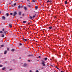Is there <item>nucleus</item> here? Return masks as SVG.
<instances>
[{
    "mask_svg": "<svg viewBox=\"0 0 72 72\" xmlns=\"http://www.w3.org/2000/svg\"><path fill=\"white\" fill-rule=\"evenodd\" d=\"M28 29H29V28H28Z\"/></svg>",
    "mask_w": 72,
    "mask_h": 72,
    "instance_id": "052dcab7",
    "label": "nucleus"
},
{
    "mask_svg": "<svg viewBox=\"0 0 72 72\" xmlns=\"http://www.w3.org/2000/svg\"><path fill=\"white\" fill-rule=\"evenodd\" d=\"M27 64L26 63H24V66H23V67H27Z\"/></svg>",
    "mask_w": 72,
    "mask_h": 72,
    "instance_id": "39448f33",
    "label": "nucleus"
},
{
    "mask_svg": "<svg viewBox=\"0 0 72 72\" xmlns=\"http://www.w3.org/2000/svg\"><path fill=\"white\" fill-rule=\"evenodd\" d=\"M2 35L1 37H4V35L3 34H1Z\"/></svg>",
    "mask_w": 72,
    "mask_h": 72,
    "instance_id": "9d476101",
    "label": "nucleus"
},
{
    "mask_svg": "<svg viewBox=\"0 0 72 72\" xmlns=\"http://www.w3.org/2000/svg\"><path fill=\"white\" fill-rule=\"evenodd\" d=\"M31 22H32V21H31Z\"/></svg>",
    "mask_w": 72,
    "mask_h": 72,
    "instance_id": "e2e57ef3",
    "label": "nucleus"
},
{
    "mask_svg": "<svg viewBox=\"0 0 72 72\" xmlns=\"http://www.w3.org/2000/svg\"><path fill=\"white\" fill-rule=\"evenodd\" d=\"M49 1H47V3H49Z\"/></svg>",
    "mask_w": 72,
    "mask_h": 72,
    "instance_id": "de8ad7c7",
    "label": "nucleus"
},
{
    "mask_svg": "<svg viewBox=\"0 0 72 72\" xmlns=\"http://www.w3.org/2000/svg\"><path fill=\"white\" fill-rule=\"evenodd\" d=\"M0 33H3V31H1L0 32Z\"/></svg>",
    "mask_w": 72,
    "mask_h": 72,
    "instance_id": "473e14b6",
    "label": "nucleus"
},
{
    "mask_svg": "<svg viewBox=\"0 0 72 72\" xmlns=\"http://www.w3.org/2000/svg\"><path fill=\"white\" fill-rule=\"evenodd\" d=\"M17 12H14V14L13 15V17H15V15H17Z\"/></svg>",
    "mask_w": 72,
    "mask_h": 72,
    "instance_id": "f257e3e1",
    "label": "nucleus"
},
{
    "mask_svg": "<svg viewBox=\"0 0 72 72\" xmlns=\"http://www.w3.org/2000/svg\"><path fill=\"white\" fill-rule=\"evenodd\" d=\"M31 22H32V21H31Z\"/></svg>",
    "mask_w": 72,
    "mask_h": 72,
    "instance_id": "0e129e2a",
    "label": "nucleus"
},
{
    "mask_svg": "<svg viewBox=\"0 0 72 72\" xmlns=\"http://www.w3.org/2000/svg\"><path fill=\"white\" fill-rule=\"evenodd\" d=\"M57 18V17H56V16H55V17H54V18Z\"/></svg>",
    "mask_w": 72,
    "mask_h": 72,
    "instance_id": "a19ab883",
    "label": "nucleus"
},
{
    "mask_svg": "<svg viewBox=\"0 0 72 72\" xmlns=\"http://www.w3.org/2000/svg\"><path fill=\"white\" fill-rule=\"evenodd\" d=\"M1 47H4V45H1Z\"/></svg>",
    "mask_w": 72,
    "mask_h": 72,
    "instance_id": "c756f323",
    "label": "nucleus"
},
{
    "mask_svg": "<svg viewBox=\"0 0 72 72\" xmlns=\"http://www.w3.org/2000/svg\"><path fill=\"white\" fill-rule=\"evenodd\" d=\"M23 7V6H20V8H22Z\"/></svg>",
    "mask_w": 72,
    "mask_h": 72,
    "instance_id": "cd10ccee",
    "label": "nucleus"
},
{
    "mask_svg": "<svg viewBox=\"0 0 72 72\" xmlns=\"http://www.w3.org/2000/svg\"><path fill=\"white\" fill-rule=\"evenodd\" d=\"M23 40L25 41H27V40L26 39H24V38L23 39Z\"/></svg>",
    "mask_w": 72,
    "mask_h": 72,
    "instance_id": "9b49d317",
    "label": "nucleus"
},
{
    "mask_svg": "<svg viewBox=\"0 0 72 72\" xmlns=\"http://www.w3.org/2000/svg\"><path fill=\"white\" fill-rule=\"evenodd\" d=\"M7 53V51L6 50L5 51H4V54H6Z\"/></svg>",
    "mask_w": 72,
    "mask_h": 72,
    "instance_id": "6e6552de",
    "label": "nucleus"
},
{
    "mask_svg": "<svg viewBox=\"0 0 72 72\" xmlns=\"http://www.w3.org/2000/svg\"><path fill=\"white\" fill-rule=\"evenodd\" d=\"M9 26L10 27V28H12V24H9Z\"/></svg>",
    "mask_w": 72,
    "mask_h": 72,
    "instance_id": "0eeeda50",
    "label": "nucleus"
},
{
    "mask_svg": "<svg viewBox=\"0 0 72 72\" xmlns=\"http://www.w3.org/2000/svg\"><path fill=\"white\" fill-rule=\"evenodd\" d=\"M55 68H57V69H59V68H58V67L57 66H55Z\"/></svg>",
    "mask_w": 72,
    "mask_h": 72,
    "instance_id": "412c9836",
    "label": "nucleus"
},
{
    "mask_svg": "<svg viewBox=\"0 0 72 72\" xmlns=\"http://www.w3.org/2000/svg\"><path fill=\"white\" fill-rule=\"evenodd\" d=\"M16 4H17L15 3V4H14V6H15V5H16Z\"/></svg>",
    "mask_w": 72,
    "mask_h": 72,
    "instance_id": "7c9ffc66",
    "label": "nucleus"
},
{
    "mask_svg": "<svg viewBox=\"0 0 72 72\" xmlns=\"http://www.w3.org/2000/svg\"><path fill=\"white\" fill-rule=\"evenodd\" d=\"M42 62H44V61H43V60H42Z\"/></svg>",
    "mask_w": 72,
    "mask_h": 72,
    "instance_id": "37998d69",
    "label": "nucleus"
},
{
    "mask_svg": "<svg viewBox=\"0 0 72 72\" xmlns=\"http://www.w3.org/2000/svg\"><path fill=\"white\" fill-rule=\"evenodd\" d=\"M10 14L11 15H13V13H10Z\"/></svg>",
    "mask_w": 72,
    "mask_h": 72,
    "instance_id": "c9c22d12",
    "label": "nucleus"
},
{
    "mask_svg": "<svg viewBox=\"0 0 72 72\" xmlns=\"http://www.w3.org/2000/svg\"><path fill=\"white\" fill-rule=\"evenodd\" d=\"M51 66H52V67H53V65L52 64H51Z\"/></svg>",
    "mask_w": 72,
    "mask_h": 72,
    "instance_id": "ea45409f",
    "label": "nucleus"
},
{
    "mask_svg": "<svg viewBox=\"0 0 72 72\" xmlns=\"http://www.w3.org/2000/svg\"><path fill=\"white\" fill-rule=\"evenodd\" d=\"M50 2V3H51V1H49Z\"/></svg>",
    "mask_w": 72,
    "mask_h": 72,
    "instance_id": "c03bdc74",
    "label": "nucleus"
},
{
    "mask_svg": "<svg viewBox=\"0 0 72 72\" xmlns=\"http://www.w3.org/2000/svg\"><path fill=\"white\" fill-rule=\"evenodd\" d=\"M29 0H27V1H29Z\"/></svg>",
    "mask_w": 72,
    "mask_h": 72,
    "instance_id": "bf43d9fd",
    "label": "nucleus"
},
{
    "mask_svg": "<svg viewBox=\"0 0 72 72\" xmlns=\"http://www.w3.org/2000/svg\"><path fill=\"white\" fill-rule=\"evenodd\" d=\"M3 67V66L2 65H0V67Z\"/></svg>",
    "mask_w": 72,
    "mask_h": 72,
    "instance_id": "bb28decb",
    "label": "nucleus"
},
{
    "mask_svg": "<svg viewBox=\"0 0 72 72\" xmlns=\"http://www.w3.org/2000/svg\"><path fill=\"white\" fill-rule=\"evenodd\" d=\"M36 72H39V71L37 70L36 71Z\"/></svg>",
    "mask_w": 72,
    "mask_h": 72,
    "instance_id": "4c0bfd02",
    "label": "nucleus"
},
{
    "mask_svg": "<svg viewBox=\"0 0 72 72\" xmlns=\"http://www.w3.org/2000/svg\"><path fill=\"white\" fill-rule=\"evenodd\" d=\"M15 50L14 49H12L11 50V51H14Z\"/></svg>",
    "mask_w": 72,
    "mask_h": 72,
    "instance_id": "2eb2a0df",
    "label": "nucleus"
},
{
    "mask_svg": "<svg viewBox=\"0 0 72 72\" xmlns=\"http://www.w3.org/2000/svg\"><path fill=\"white\" fill-rule=\"evenodd\" d=\"M12 6L13 7H14V6L13 5H12Z\"/></svg>",
    "mask_w": 72,
    "mask_h": 72,
    "instance_id": "79ce46f5",
    "label": "nucleus"
},
{
    "mask_svg": "<svg viewBox=\"0 0 72 72\" xmlns=\"http://www.w3.org/2000/svg\"><path fill=\"white\" fill-rule=\"evenodd\" d=\"M19 44L20 46H22V43H19Z\"/></svg>",
    "mask_w": 72,
    "mask_h": 72,
    "instance_id": "b1692460",
    "label": "nucleus"
},
{
    "mask_svg": "<svg viewBox=\"0 0 72 72\" xmlns=\"http://www.w3.org/2000/svg\"><path fill=\"white\" fill-rule=\"evenodd\" d=\"M28 6L29 8H31V6L30 5H28Z\"/></svg>",
    "mask_w": 72,
    "mask_h": 72,
    "instance_id": "c85d7f7f",
    "label": "nucleus"
},
{
    "mask_svg": "<svg viewBox=\"0 0 72 72\" xmlns=\"http://www.w3.org/2000/svg\"><path fill=\"white\" fill-rule=\"evenodd\" d=\"M49 29H51L52 27L51 26H50L49 27Z\"/></svg>",
    "mask_w": 72,
    "mask_h": 72,
    "instance_id": "aec40b11",
    "label": "nucleus"
},
{
    "mask_svg": "<svg viewBox=\"0 0 72 72\" xmlns=\"http://www.w3.org/2000/svg\"><path fill=\"white\" fill-rule=\"evenodd\" d=\"M22 15H23L24 16V14H22Z\"/></svg>",
    "mask_w": 72,
    "mask_h": 72,
    "instance_id": "58836bf2",
    "label": "nucleus"
},
{
    "mask_svg": "<svg viewBox=\"0 0 72 72\" xmlns=\"http://www.w3.org/2000/svg\"><path fill=\"white\" fill-rule=\"evenodd\" d=\"M39 58H41V57L39 56Z\"/></svg>",
    "mask_w": 72,
    "mask_h": 72,
    "instance_id": "3c124183",
    "label": "nucleus"
},
{
    "mask_svg": "<svg viewBox=\"0 0 72 72\" xmlns=\"http://www.w3.org/2000/svg\"><path fill=\"white\" fill-rule=\"evenodd\" d=\"M15 1H18V0H15Z\"/></svg>",
    "mask_w": 72,
    "mask_h": 72,
    "instance_id": "4d7b16f0",
    "label": "nucleus"
},
{
    "mask_svg": "<svg viewBox=\"0 0 72 72\" xmlns=\"http://www.w3.org/2000/svg\"><path fill=\"white\" fill-rule=\"evenodd\" d=\"M5 68H6L5 67H4L2 68V70H4V69H5Z\"/></svg>",
    "mask_w": 72,
    "mask_h": 72,
    "instance_id": "f8f14e48",
    "label": "nucleus"
},
{
    "mask_svg": "<svg viewBox=\"0 0 72 72\" xmlns=\"http://www.w3.org/2000/svg\"><path fill=\"white\" fill-rule=\"evenodd\" d=\"M27 22V21H23V23H26Z\"/></svg>",
    "mask_w": 72,
    "mask_h": 72,
    "instance_id": "6ab92c4d",
    "label": "nucleus"
},
{
    "mask_svg": "<svg viewBox=\"0 0 72 72\" xmlns=\"http://www.w3.org/2000/svg\"><path fill=\"white\" fill-rule=\"evenodd\" d=\"M44 59H45V60H47V59H48V58H47V57H46L45 58H44Z\"/></svg>",
    "mask_w": 72,
    "mask_h": 72,
    "instance_id": "393cba45",
    "label": "nucleus"
},
{
    "mask_svg": "<svg viewBox=\"0 0 72 72\" xmlns=\"http://www.w3.org/2000/svg\"><path fill=\"white\" fill-rule=\"evenodd\" d=\"M38 8V6H36L35 7V10H37Z\"/></svg>",
    "mask_w": 72,
    "mask_h": 72,
    "instance_id": "1a4fd4ad",
    "label": "nucleus"
},
{
    "mask_svg": "<svg viewBox=\"0 0 72 72\" xmlns=\"http://www.w3.org/2000/svg\"><path fill=\"white\" fill-rule=\"evenodd\" d=\"M21 8V5H19L18 6V8L20 9Z\"/></svg>",
    "mask_w": 72,
    "mask_h": 72,
    "instance_id": "f3484780",
    "label": "nucleus"
},
{
    "mask_svg": "<svg viewBox=\"0 0 72 72\" xmlns=\"http://www.w3.org/2000/svg\"><path fill=\"white\" fill-rule=\"evenodd\" d=\"M46 65H45V64H43V66H45Z\"/></svg>",
    "mask_w": 72,
    "mask_h": 72,
    "instance_id": "f704fd0d",
    "label": "nucleus"
},
{
    "mask_svg": "<svg viewBox=\"0 0 72 72\" xmlns=\"http://www.w3.org/2000/svg\"><path fill=\"white\" fill-rule=\"evenodd\" d=\"M35 1L34 0H32V2L33 3H35Z\"/></svg>",
    "mask_w": 72,
    "mask_h": 72,
    "instance_id": "dca6fc26",
    "label": "nucleus"
},
{
    "mask_svg": "<svg viewBox=\"0 0 72 72\" xmlns=\"http://www.w3.org/2000/svg\"><path fill=\"white\" fill-rule=\"evenodd\" d=\"M7 50H8V51H9V48H7Z\"/></svg>",
    "mask_w": 72,
    "mask_h": 72,
    "instance_id": "e433bc0d",
    "label": "nucleus"
},
{
    "mask_svg": "<svg viewBox=\"0 0 72 72\" xmlns=\"http://www.w3.org/2000/svg\"><path fill=\"white\" fill-rule=\"evenodd\" d=\"M20 18H22V17H20Z\"/></svg>",
    "mask_w": 72,
    "mask_h": 72,
    "instance_id": "8fccbe9b",
    "label": "nucleus"
},
{
    "mask_svg": "<svg viewBox=\"0 0 72 72\" xmlns=\"http://www.w3.org/2000/svg\"><path fill=\"white\" fill-rule=\"evenodd\" d=\"M7 32V31H5L4 32V33H6Z\"/></svg>",
    "mask_w": 72,
    "mask_h": 72,
    "instance_id": "a211bd4d",
    "label": "nucleus"
},
{
    "mask_svg": "<svg viewBox=\"0 0 72 72\" xmlns=\"http://www.w3.org/2000/svg\"><path fill=\"white\" fill-rule=\"evenodd\" d=\"M43 68H41V69H43Z\"/></svg>",
    "mask_w": 72,
    "mask_h": 72,
    "instance_id": "5fc2aeb1",
    "label": "nucleus"
},
{
    "mask_svg": "<svg viewBox=\"0 0 72 72\" xmlns=\"http://www.w3.org/2000/svg\"><path fill=\"white\" fill-rule=\"evenodd\" d=\"M45 63V62H42V64H44Z\"/></svg>",
    "mask_w": 72,
    "mask_h": 72,
    "instance_id": "a878e982",
    "label": "nucleus"
},
{
    "mask_svg": "<svg viewBox=\"0 0 72 72\" xmlns=\"http://www.w3.org/2000/svg\"><path fill=\"white\" fill-rule=\"evenodd\" d=\"M6 15L7 17H9V14L8 13H6Z\"/></svg>",
    "mask_w": 72,
    "mask_h": 72,
    "instance_id": "423d86ee",
    "label": "nucleus"
},
{
    "mask_svg": "<svg viewBox=\"0 0 72 72\" xmlns=\"http://www.w3.org/2000/svg\"><path fill=\"white\" fill-rule=\"evenodd\" d=\"M28 29H29V28H28Z\"/></svg>",
    "mask_w": 72,
    "mask_h": 72,
    "instance_id": "680f3d73",
    "label": "nucleus"
},
{
    "mask_svg": "<svg viewBox=\"0 0 72 72\" xmlns=\"http://www.w3.org/2000/svg\"><path fill=\"white\" fill-rule=\"evenodd\" d=\"M30 72H32V71H31V70H30Z\"/></svg>",
    "mask_w": 72,
    "mask_h": 72,
    "instance_id": "09e8293b",
    "label": "nucleus"
},
{
    "mask_svg": "<svg viewBox=\"0 0 72 72\" xmlns=\"http://www.w3.org/2000/svg\"><path fill=\"white\" fill-rule=\"evenodd\" d=\"M2 31H4V29L3 28L2 30Z\"/></svg>",
    "mask_w": 72,
    "mask_h": 72,
    "instance_id": "72a5a7b5",
    "label": "nucleus"
},
{
    "mask_svg": "<svg viewBox=\"0 0 72 72\" xmlns=\"http://www.w3.org/2000/svg\"><path fill=\"white\" fill-rule=\"evenodd\" d=\"M28 24H30V22H28Z\"/></svg>",
    "mask_w": 72,
    "mask_h": 72,
    "instance_id": "2f4dec72",
    "label": "nucleus"
},
{
    "mask_svg": "<svg viewBox=\"0 0 72 72\" xmlns=\"http://www.w3.org/2000/svg\"><path fill=\"white\" fill-rule=\"evenodd\" d=\"M18 14L19 15H21V14H22V12H21V11H20L18 12Z\"/></svg>",
    "mask_w": 72,
    "mask_h": 72,
    "instance_id": "f03ea898",
    "label": "nucleus"
},
{
    "mask_svg": "<svg viewBox=\"0 0 72 72\" xmlns=\"http://www.w3.org/2000/svg\"><path fill=\"white\" fill-rule=\"evenodd\" d=\"M29 4H30V5H31V3H29Z\"/></svg>",
    "mask_w": 72,
    "mask_h": 72,
    "instance_id": "864d4df0",
    "label": "nucleus"
},
{
    "mask_svg": "<svg viewBox=\"0 0 72 72\" xmlns=\"http://www.w3.org/2000/svg\"><path fill=\"white\" fill-rule=\"evenodd\" d=\"M11 4V3H9V4Z\"/></svg>",
    "mask_w": 72,
    "mask_h": 72,
    "instance_id": "6e6d98bb",
    "label": "nucleus"
},
{
    "mask_svg": "<svg viewBox=\"0 0 72 72\" xmlns=\"http://www.w3.org/2000/svg\"><path fill=\"white\" fill-rule=\"evenodd\" d=\"M12 70V69H10L9 70V71H11V70Z\"/></svg>",
    "mask_w": 72,
    "mask_h": 72,
    "instance_id": "a18cd8bd",
    "label": "nucleus"
},
{
    "mask_svg": "<svg viewBox=\"0 0 72 72\" xmlns=\"http://www.w3.org/2000/svg\"><path fill=\"white\" fill-rule=\"evenodd\" d=\"M2 18L3 20H5V17L4 16H2Z\"/></svg>",
    "mask_w": 72,
    "mask_h": 72,
    "instance_id": "20e7f679",
    "label": "nucleus"
},
{
    "mask_svg": "<svg viewBox=\"0 0 72 72\" xmlns=\"http://www.w3.org/2000/svg\"><path fill=\"white\" fill-rule=\"evenodd\" d=\"M31 55H28V57H30V56H33L34 55H33L32 54V53H31Z\"/></svg>",
    "mask_w": 72,
    "mask_h": 72,
    "instance_id": "7ed1b4c3",
    "label": "nucleus"
},
{
    "mask_svg": "<svg viewBox=\"0 0 72 72\" xmlns=\"http://www.w3.org/2000/svg\"><path fill=\"white\" fill-rule=\"evenodd\" d=\"M21 64H23V63H21Z\"/></svg>",
    "mask_w": 72,
    "mask_h": 72,
    "instance_id": "13d9d810",
    "label": "nucleus"
},
{
    "mask_svg": "<svg viewBox=\"0 0 72 72\" xmlns=\"http://www.w3.org/2000/svg\"><path fill=\"white\" fill-rule=\"evenodd\" d=\"M36 14H35V15H34L33 16V18H35V17H36Z\"/></svg>",
    "mask_w": 72,
    "mask_h": 72,
    "instance_id": "ddd939ff",
    "label": "nucleus"
},
{
    "mask_svg": "<svg viewBox=\"0 0 72 72\" xmlns=\"http://www.w3.org/2000/svg\"><path fill=\"white\" fill-rule=\"evenodd\" d=\"M65 4H67V1H65Z\"/></svg>",
    "mask_w": 72,
    "mask_h": 72,
    "instance_id": "4be33fe9",
    "label": "nucleus"
},
{
    "mask_svg": "<svg viewBox=\"0 0 72 72\" xmlns=\"http://www.w3.org/2000/svg\"><path fill=\"white\" fill-rule=\"evenodd\" d=\"M1 11H0V14H1Z\"/></svg>",
    "mask_w": 72,
    "mask_h": 72,
    "instance_id": "603ef678",
    "label": "nucleus"
},
{
    "mask_svg": "<svg viewBox=\"0 0 72 72\" xmlns=\"http://www.w3.org/2000/svg\"><path fill=\"white\" fill-rule=\"evenodd\" d=\"M24 9L25 10H27V8H26V6H24Z\"/></svg>",
    "mask_w": 72,
    "mask_h": 72,
    "instance_id": "4468645a",
    "label": "nucleus"
},
{
    "mask_svg": "<svg viewBox=\"0 0 72 72\" xmlns=\"http://www.w3.org/2000/svg\"><path fill=\"white\" fill-rule=\"evenodd\" d=\"M29 18H30V19H32V17L31 16H30Z\"/></svg>",
    "mask_w": 72,
    "mask_h": 72,
    "instance_id": "5701e85b",
    "label": "nucleus"
},
{
    "mask_svg": "<svg viewBox=\"0 0 72 72\" xmlns=\"http://www.w3.org/2000/svg\"><path fill=\"white\" fill-rule=\"evenodd\" d=\"M28 62H30V60H28Z\"/></svg>",
    "mask_w": 72,
    "mask_h": 72,
    "instance_id": "49530a36",
    "label": "nucleus"
}]
</instances>
